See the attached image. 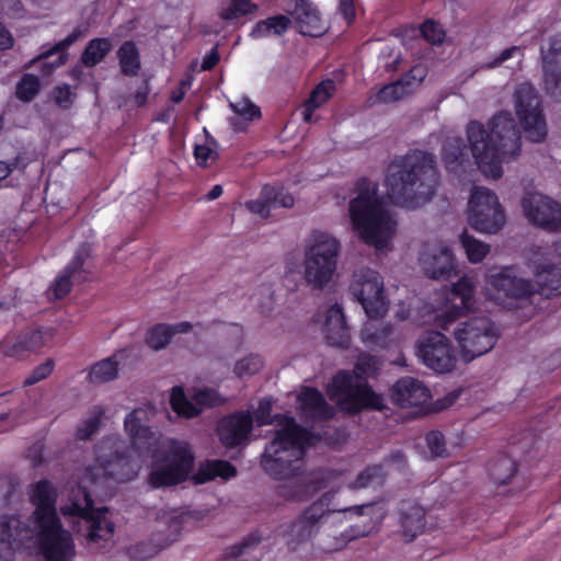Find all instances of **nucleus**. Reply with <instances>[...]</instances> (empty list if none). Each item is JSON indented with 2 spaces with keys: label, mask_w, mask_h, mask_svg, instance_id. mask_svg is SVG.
Listing matches in <instances>:
<instances>
[{
  "label": "nucleus",
  "mask_w": 561,
  "mask_h": 561,
  "mask_svg": "<svg viewBox=\"0 0 561 561\" xmlns=\"http://www.w3.org/2000/svg\"><path fill=\"white\" fill-rule=\"evenodd\" d=\"M347 217L351 231L362 242L379 252L392 249L398 219L376 182L362 179L355 184L347 203Z\"/></svg>",
  "instance_id": "obj_2"
},
{
  "label": "nucleus",
  "mask_w": 561,
  "mask_h": 561,
  "mask_svg": "<svg viewBox=\"0 0 561 561\" xmlns=\"http://www.w3.org/2000/svg\"><path fill=\"white\" fill-rule=\"evenodd\" d=\"M439 184L433 154L413 151L394 159L387 168V195L398 206L414 209L430 202Z\"/></svg>",
  "instance_id": "obj_4"
},
{
  "label": "nucleus",
  "mask_w": 561,
  "mask_h": 561,
  "mask_svg": "<svg viewBox=\"0 0 561 561\" xmlns=\"http://www.w3.org/2000/svg\"><path fill=\"white\" fill-rule=\"evenodd\" d=\"M425 512L422 506L409 503L401 508L400 524L407 540H413L424 529Z\"/></svg>",
  "instance_id": "obj_32"
},
{
  "label": "nucleus",
  "mask_w": 561,
  "mask_h": 561,
  "mask_svg": "<svg viewBox=\"0 0 561 561\" xmlns=\"http://www.w3.org/2000/svg\"><path fill=\"white\" fill-rule=\"evenodd\" d=\"M270 199L272 202L273 209L277 207L290 208L295 204L294 196L284 188L273 187V194L270 196Z\"/></svg>",
  "instance_id": "obj_60"
},
{
  "label": "nucleus",
  "mask_w": 561,
  "mask_h": 561,
  "mask_svg": "<svg viewBox=\"0 0 561 561\" xmlns=\"http://www.w3.org/2000/svg\"><path fill=\"white\" fill-rule=\"evenodd\" d=\"M520 206L529 224L551 231L561 230V205L551 197L528 192L522 197Z\"/></svg>",
  "instance_id": "obj_19"
},
{
  "label": "nucleus",
  "mask_w": 561,
  "mask_h": 561,
  "mask_svg": "<svg viewBox=\"0 0 561 561\" xmlns=\"http://www.w3.org/2000/svg\"><path fill=\"white\" fill-rule=\"evenodd\" d=\"M467 139L478 168L486 176L499 179L503 163L520 152V134L508 112L494 115L484 128L478 122L467 125Z\"/></svg>",
  "instance_id": "obj_5"
},
{
  "label": "nucleus",
  "mask_w": 561,
  "mask_h": 561,
  "mask_svg": "<svg viewBox=\"0 0 561 561\" xmlns=\"http://www.w3.org/2000/svg\"><path fill=\"white\" fill-rule=\"evenodd\" d=\"M323 332L331 345L336 347H346L348 345V328L343 310L339 305H332L327 309L323 320Z\"/></svg>",
  "instance_id": "obj_29"
},
{
  "label": "nucleus",
  "mask_w": 561,
  "mask_h": 561,
  "mask_svg": "<svg viewBox=\"0 0 561 561\" xmlns=\"http://www.w3.org/2000/svg\"><path fill=\"white\" fill-rule=\"evenodd\" d=\"M264 367L263 358L257 354H249L238 359L233 366V374L238 378L253 376Z\"/></svg>",
  "instance_id": "obj_42"
},
{
  "label": "nucleus",
  "mask_w": 561,
  "mask_h": 561,
  "mask_svg": "<svg viewBox=\"0 0 561 561\" xmlns=\"http://www.w3.org/2000/svg\"><path fill=\"white\" fill-rule=\"evenodd\" d=\"M194 455L185 442L168 439L154 450L147 482L152 489L184 482L193 469Z\"/></svg>",
  "instance_id": "obj_9"
},
{
  "label": "nucleus",
  "mask_w": 561,
  "mask_h": 561,
  "mask_svg": "<svg viewBox=\"0 0 561 561\" xmlns=\"http://www.w3.org/2000/svg\"><path fill=\"white\" fill-rule=\"evenodd\" d=\"M383 481L382 470L379 466L368 467L363 470L352 482L353 489H364L380 485Z\"/></svg>",
  "instance_id": "obj_49"
},
{
  "label": "nucleus",
  "mask_w": 561,
  "mask_h": 561,
  "mask_svg": "<svg viewBox=\"0 0 561 561\" xmlns=\"http://www.w3.org/2000/svg\"><path fill=\"white\" fill-rule=\"evenodd\" d=\"M82 36H83V33L80 30H75L65 39L55 44L51 48L41 53V55L37 58L33 59L32 62L43 59V58H47V57L51 56L53 54H56V53L67 49L69 46H71L75 42H77Z\"/></svg>",
  "instance_id": "obj_57"
},
{
  "label": "nucleus",
  "mask_w": 561,
  "mask_h": 561,
  "mask_svg": "<svg viewBox=\"0 0 561 561\" xmlns=\"http://www.w3.org/2000/svg\"><path fill=\"white\" fill-rule=\"evenodd\" d=\"M334 494L328 492L308 506L291 526V534L307 540L320 530L327 536L339 538L333 527L342 523V507L334 503Z\"/></svg>",
  "instance_id": "obj_11"
},
{
  "label": "nucleus",
  "mask_w": 561,
  "mask_h": 561,
  "mask_svg": "<svg viewBox=\"0 0 561 561\" xmlns=\"http://www.w3.org/2000/svg\"><path fill=\"white\" fill-rule=\"evenodd\" d=\"M416 356L437 374L450 373L457 366V355L449 339L438 331L426 332L417 340Z\"/></svg>",
  "instance_id": "obj_16"
},
{
  "label": "nucleus",
  "mask_w": 561,
  "mask_h": 561,
  "mask_svg": "<svg viewBox=\"0 0 561 561\" xmlns=\"http://www.w3.org/2000/svg\"><path fill=\"white\" fill-rule=\"evenodd\" d=\"M483 295L496 302L505 298H520L531 293V284L516 275L512 266H493L484 275Z\"/></svg>",
  "instance_id": "obj_18"
},
{
  "label": "nucleus",
  "mask_w": 561,
  "mask_h": 561,
  "mask_svg": "<svg viewBox=\"0 0 561 561\" xmlns=\"http://www.w3.org/2000/svg\"><path fill=\"white\" fill-rule=\"evenodd\" d=\"M519 51V48L517 46H513L510 48L504 49L499 57H496L494 60L489 62V68H494L500 66L502 62L506 61L507 59L512 58L515 53Z\"/></svg>",
  "instance_id": "obj_63"
},
{
  "label": "nucleus",
  "mask_w": 561,
  "mask_h": 561,
  "mask_svg": "<svg viewBox=\"0 0 561 561\" xmlns=\"http://www.w3.org/2000/svg\"><path fill=\"white\" fill-rule=\"evenodd\" d=\"M421 33L431 44H440L445 37L443 28L433 21H426L421 28Z\"/></svg>",
  "instance_id": "obj_59"
},
{
  "label": "nucleus",
  "mask_w": 561,
  "mask_h": 561,
  "mask_svg": "<svg viewBox=\"0 0 561 561\" xmlns=\"http://www.w3.org/2000/svg\"><path fill=\"white\" fill-rule=\"evenodd\" d=\"M237 474L236 468L225 460H211L201 465L198 471L193 474L196 484H202L216 478L228 480Z\"/></svg>",
  "instance_id": "obj_33"
},
{
  "label": "nucleus",
  "mask_w": 561,
  "mask_h": 561,
  "mask_svg": "<svg viewBox=\"0 0 561 561\" xmlns=\"http://www.w3.org/2000/svg\"><path fill=\"white\" fill-rule=\"evenodd\" d=\"M119 67L126 76H136L140 69V57L133 42H125L117 50Z\"/></svg>",
  "instance_id": "obj_37"
},
{
  "label": "nucleus",
  "mask_w": 561,
  "mask_h": 561,
  "mask_svg": "<svg viewBox=\"0 0 561 561\" xmlns=\"http://www.w3.org/2000/svg\"><path fill=\"white\" fill-rule=\"evenodd\" d=\"M460 244L468 261L472 264L482 262L491 251L489 243L468 234L466 231L460 234Z\"/></svg>",
  "instance_id": "obj_38"
},
{
  "label": "nucleus",
  "mask_w": 561,
  "mask_h": 561,
  "mask_svg": "<svg viewBox=\"0 0 561 561\" xmlns=\"http://www.w3.org/2000/svg\"><path fill=\"white\" fill-rule=\"evenodd\" d=\"M0 352L9 357L23 358L31 351L27 347L26 340L23 334L16 336H7L0 343Z\"/></svg>",
  "instance_id": "obj_45"
},
{
  "label": "nucleus",
  "mask_w": 561,
  "mask_h": 561,
  "mask_svg": "<svg viewBox=\"0 0 561 561\" xmlns=\"http://www.w3.org/2000/svg\"><path fill=\"white\" fill-rule=\"evenodd\" d=\"M426 76V69L421 66L416 65L411 68L410 72L402 78V80L405 81V84L409 89H411V92L419 87L422 81L424 80Z\"/></svg>",
  "instance_id": "obj_61"
},
{
  "label": "nucleus",
  "mask_w": 561,
  "mask_h": 561,
  "mask_svg": "<svg viewBox=\"0 0 561 561\" xmlns=\"http://www.w3.org/2000/svg\"><path fill=\"white\" fill-rule=\"evenodd\" d=\"M514 103L527 139L533 142L545 140L548 133L547 124L534 87L528 83L518 85L514 93Z\"/></svg>",
  "instance_id": "obj_15"
},
{
  "label": "nucleus",
  "mask_w": 561,
  "mask_h": 561,
  "mask_svg": "<svg viewBox=\"0 0 561 561\" xmlns=\"http://www.w3.org/2000/svg\"><path fill=\"white\" fill-rule=\"evenodd\" d=\"M218 61H219V55H218L217 50L214 48L203 59L202 70H210L211 68H214L217 65Z\"/></svg>",
  "instance_id": "obj_64"
},
{
  "label": "nucleus",
  "mask_w": 561,
  "mask_h": 561,
  "mask_svg": "<svg viewBox=\"0 0 561 561\" xmlns=\"http://www.w3.org/2000/svg\"><path fill=\"white\" fill-rule=\"evenodd\" d=\"M253 300L261 313L270 314L275 306V291L271 285H261L253 295Z\"/></svg>",
  "instance_id": "obj_51"
},
{
  "label": "nucleus",
  "mask_w": 561,
  "mask_h": 561,
  "mask_svg": "<svg viewBox=\"0 0 561 561\" xmlns=\"http://www.w3.org/2000/svg\"><path fill=\"white\" fill-rule=\"evenodd\" d=\"M515 471V462L506 456L500 457L490 468L491 478L497 484H505L514 476Z\"/></svg>",
  "instance_id": "obj_44"
},
{
  "label": "nucleus",
  "mask_w": 561,
  "mask_h": 561,
  "mask_svg": "<svg viewBox=\"0 0 561 561\" xmlns=\"http://www.w3.org/2000/svg\"><path fill=\"white\" fill-rule=\"evenodd\" d=\"M272 401L262 399L254 412L257 425L275 424L274 439L265 447L261 465L265 472L276 479H288L298 474L305 448L312 444V435L300 427L291 416L277 415L271 420Z\"/></svg>",
  "instance_id": "obj_3"
},
{
  "label": "nucleus",
  "mask_w": 561,
  "mask_h": 561,
  "mask_svg": "<svg viewBox=\"0 0 561 561\" xmlns=\"http://www.w3.org/2000/svg\"><path fill=\"white\" fill-rule=\"evenodd\" d=\"M103 409L100 407H95L91 414L81 422V424L77 428V436L80 439H89L93 434H95L100 426L103 417Z\"/></svg>",
  "instance_id": "obj_48"
},
{
  "label": "nucleus",
  "mask_w": 561,
  "mask_h": 561,
  "mask_svg": "<svg viewBox=\"0 0 561 561\" xmlns=\"http://www.w3.org/2000/svg\"><path fill=\"white\" fill-rule=\"evenodd\" d=\"M378 362L374 356H358L354 371H340L329 387V396L342 410L356 412L364 408L381 410L383 398L374 392L365 379L376 373Z\"/></svg>",
  "instance_id": "obj_7"
},
{
  "label": "nucleus",
  "mask_w": 561,
  "mask_h": 561,
  "mask_svg": "<svg viewBox=\"0 0 561 561\" xmlns=\"http://www.w3.org/2000/svg\"><path fill=\"white\" fill-rule=\"evenodd\" d=\"M419 261L426 275L432 278L449 277L457 272L455 254L444 241L424 243Z\"/></svg>",
  "instance_id": "obj_20"
},
{
  "label": "nucleus",
  "mask_w": 561,
  "mask_h": 561,
  "mask_svg": "<svg viewBox=\"0 0 561 561\" xmlns=\"http://www.w3.org/2000/svg\"><path fill=\"white\" fill-rule=\"evenodd\" d=\"M23 335L26 340L28 350L31 352H35L48 345L53 341L55 336V330L53 328H41L25 332Z\"/></svg>",
  "instance_id": "obj_47"
},
{
  "label": "nucleus",
  "mask_w": 561,
  "mask_h": 561,
  "mask_svg": "<svg viewBox=\"0 0 561 561\" xmlns=\"http://www.w3.org/2000/svg\"><path fill=\"white\" fill-rule=\"evenodd\" d=\"M257 10V5L250 0H228L220 10V16L224 20L238 19L240 16L252 14Z\"/></svg>",
  "instance_id": "obj_43"
},
{
  "label": "nucleus",
  "mask_w": 561,
  "mask_h": 561,
  "mask_svg": "<svg viewBox=\"0 0 561 561\" xmlns=\"http://www.w3.org/2000/svg\"><path fill=\"white\" fill-rule=\"evenodd\" d=\"M476 279L465 275L450 288L437 295L435 300L436 322L446 329L449 323L465 316L476 307Z\"/></svg>",
  "instance_id": "obj_13"
},
{
  "label": "nucleus",
  "mask_w": 561,
  "mask_h": 561,
  "mask_svg": "<svg viewBox=\"0 0 561 561\" xmlns=\"http://www.w3.org/2000/svg\"><path fill=\"white\" fill-rule=\"evenodd\" d=\"M31 402L5 403L0 400V430H8L25 422L31 415Z\"/></svg>",
  "instance_id": "obj_34"
},
{
  "label": "nucleus",
  "mask_w": 561,
  "mask_h": 561,
  "mask_svg": "<svg viewBox=\"0 0 561 561\" xmlns=\"http://www.w3.org/2000/svg\"><path fill=\"white\" fill-rule=\"evenodd\" d=\"M146 411L136 409L124 421V427L130 438V447L117 436L103 438L94 448V463L89 466L80 477L78 490L70 503L60 507L69 518L72 528L91 542L106 541L114 533V525L107 517L105 508H94L88 489L104 484L108 480L124 482L131 480L138 471L131 454L140 455L159 444V437L144 424Z\"/></svg>",
  "instance_id": "obj_1"
},
{
  "label": "nucleus",
  "mask_w": 561,
  "mask_h": 561,
  "mask_svg": "<svg viewBox=\"0 0 561 561\" xmlns=\"http://www.w3.org/2000/svg\"><path fill=\"white\" fill-rule=\"evenodd\" d=\"M350 293L369 318L379 319L387 313L389 301L385 294L383 279L377 271L369 267L356 270L352 276Z\"/></svg>",
  "instance_id": "obj_14"
},
{
  "label": "nucleus",
  "mask_w": 561,
  "mask_h": 561,
  "mask_svg": "<svg viewBox=\"0 0 561 561\" xmlns=\"http://www.w3.org/2000/svg\"><path fill=\"white\" fill-rule=\"evenodd\" d=\"M252 424L253 417L244 412L222 417L217 428L220 442L227 447H236L247 443Z\"/></svg>",
  "instance_id": "obj_26"
},
{
  "label": "nucleus",
  "mask_w": 561,
  "mask_h": 561,
  "mask_svg": "<svg viewBox=\"0 0 561 561\" xmlns=\"http://www.w3.org/2000/svg\"><path fill=\"white\" fill-rule=\"evenodd\" d=\"M552 251L536 250L528 259L536 282L549 293L561 291V267L551 262Z\"/></svg>",
  "instance_id": "obj_23"
},
{
  "label": "nucleus",
  "mask_w": 561,
  "mask_h": 561,
  "mask_svg": "<svg viewBox=\"0 0 561 561\" xmlns=\"http://www.w3.org/2000/svg\"><path fill=\"white\" fill-rule=\"evenodd\" d=\"M272 194L273 187L265 186L263 187L260 196L256 199L247 202L244 206L249 211L259 216L260 218H267L271 214V210L273 209L272 202L270 199V196H272Z\"/></svg>",
  "instance_id": "obj_46"
},
{
  "label": "nucleus",
  "mask_w": 561,
  "mask_h": 561,
  "mask_svg": "<svg viewBox=\"0 0 561 561\" xmlns=\"http://www.w3.org/2000/svg\"><path fill=\"white\" fill-rule=\"evenodd\" d=\"M118 360L116 356L107 357L95 363L89 373V380L95 383L107 382L117 377Z\"/></svg>",
  "instance_id": "obj_39"
},
{
  "label": "nucleus",
  "mask_w": 561,
  "mask_h": 561,
  "mask_svg": "<svg viewBox=\"0 0 561 561\" xmlns=\"http://www.w3.org/2000/svg\"><path fill=\"white\" fill-rule=\"evenodd\" d=\"M191 330L192 324L188 322L157 324L148 330L145 342L151 350L161 351L169 345L175 334L187 333Z\"/></svg>",
  "instance_id": "obj_30"
},
{
  "label": "nucleus",
  "mask_w": 561,
  "mask_h": 561,
  "mask_svg": "<svg viewBox=\"0 0 561 561\" xmlns=\"http://www.w3.org/2000/svg\"><path fill=\"white\" fill-rule=\"evenodd\" d=\"M27 495L34 506L30 517L31 525L59 518L56 512L57 491L49 481L42 480L31 484Z\"/></svg>",
  "instance_id": "obj_21"
},
{
  "label": "nucleus",
  "mask_w": 561,
  "mask_h": 561,
  "mask_svg": "<svg viewBox=\"0 0 561 561\" xmlns=\"http://www.w3.org/2000/svg\"><path fill=\"white\" fill-rule=\"evenodd\" d=\"M382 515L374 504L356 505L342 508V523H352L350 528L339 533L335 542L328 545L329 550H340L354 539L366 537L377 530Z\"/></svg>",
  "instance_id": "obj_17"
},
{
  "label": "nucleus",
  "mask_w": 561,
  "mask_h": 561,
  "mask_svg": "<svg viewBox=\"0 0 561 561\" xmlns=\"http://www.w3.org/2000/svg\"><path fill=\"white\" fill-rule=\"evenodd\" d=\"M411 93L405 84V81L400 79L399 81L383 87L377 94V100L383 103L396 102L403 99Z\"/></svg>",
  "instance_id": "obj_50"
},
{
  "label": "nucleus",
  "mask_w": 561,
  "mask_h": 561,
  "mask_svg": "<svg viewBox=\"0 0 561 561\" xmlns=\"http://www.w3.org/2000/svg\"><path fill=\"white\" fill-rule=\"evenodd\" d=\"M290 24L291 20L288 16L276 15L257 22L250 35L255 39L279 36L288 30Z\"/></svg>",
  "instance_id": "obj_36"
},
{
  "label": "nucleus",
  "mask_w": 561,
  "mask_h": 561,
  "mask_svg": "<svg viewBox=\"0 0 561 561\" xmlns=\"http://www.w3.org/2000/svg\"><path fill=\"white\" fill-rule=\"evenodd\" d=\"M232 111L240 117L251 121L260 116V110L248 99H238L234 102H230Z\"/></svg>",
  "instance_id": "obj_55"
},
{
  "label": "nucleus",
  "mask_w": 561,
  "mask_h": 561,
  "mask_svg": "<svg viewBox=\"0 0 561 561\" xmlns=\"http://www.w3.org/2000/svg\"><path fill=\"white\" fill-rule=\"evenodd\" d=\"M298 408L308 417H331L333 409L328 405L321 392L313 388H305L297 397Z\"/></svg>",
  "instance_id": "obj_31"
},
{
  "label": "nucleus",
  "mask_w": 561,
  "mask_h": 561,
  "mask_svg": "<svg viewBox=\"0 0 561 561\" xmlns=\"http://www.w3.org/2000/svg\"><path fill=\"white\" fill-rule=\"evenodd\" d=\"M391 398L401 408L417 407L428 401L430 390L420 380L403 377L393 385Z\"/></svg>",
  "instance_id": "obj_28"
},
{
  "label": "nucleus",
  "mask_w": 561,
  "mask_h": 561,
  "mask_svg": "<svg viewBox=\"0 0 561 561\" xmlns=\"http://www.w3.org/2000/svg\"><path fill=\"white\" fill-rule=\"evenodd\" d=\"M194 156L197 164L201 167H208L215 163L218 158L215 140L196 145L194 148Z\"/></svg>",
  "instance_id": "obj_53"
},
{
  "label": "nucleus",
  "mask_w": 561,
  "mask_h": 561,
  "mask_svg": "<svg viewBox=\"0 0 561 561\" xmlns=\"http://www.w3.org/2000/svg\"><path fill=\"white\" fill-rule=\"evenodd\" d=\"M335 88V82L331 79H327L313 89L310 98L304 105L302 118L305 122H311L313 112L322 106L333 95Z\"/></svg>",
  "instance_id": "obj_35"
},
{
  "label": "nucleus",
  "mask_w": 561,
  "mask_h": 561,
  "mask_svg": "<svg viewBox=\"0 0 561 561\" xmlns=\"http://www.w3.org/2000/svg\"><path fill=\"white\" fill-rule=\"evenodd\" d=\"M55 100L62 106L68 107L71 104V90L69 85H61L55 89Z\"/></svg>",
  "instance_id": "obj_62"
},
{
  "label": "nucleus",
  "mask_w": 561,
  "mask_h": 561,
  "mask_svg": "<svg viewBox=\"0 0 561 561\" xmlns=\"http://www.w3.org/2000/svg\"><path fill=\"white\" fill-rule=\"evenodd\" d=\"M426 444L432 455L436 457L447 456L445 438L439 432H430L426 435Z\"/></svg>",
  "instance_id": "obj_58"
},
{
  "label": "nucleus",
  "mask_w": 561,
  "mask_h": 561,
  "mask_svg": "<svg viewBox=\"0 0 561 561\" xmlns=\"http://www.w3.org/2000/svg\"><path fill=\"white\" fill-rule=\"evenodd\" d=\"M342 243L333 233L313 230L304 245L301 278L311 289L322 290L331 286L337 275Z\"/></svg>",
  "instance_id": "obj_8"
},
{
  "label": "nucleus",
  "mask_w": 561,
  "mask_h": 561,
  "mask_svg": "<svg viewBox=\"0 0 561 561\" xmlns=\"http://www.w3.org/2000/svg\"><path fill=\"white\" fill-rule=\"evenodd\" d=\"M453 336L461 359L469 363L489 353L495 346L499 333L488 317L479 316L458 321Z\"/></svg>",
  "instance_id": "obj_10"
},
{
  "label": "nucleus",
  "mask_w": 561,
  "mask_h": 561,
  "mask_svg": "<svg viewBox=\"0 0 561 561\" xmlns=\"http://www.w3.org/2000/svg\"><path fill=\"white\" fill-rule=\"evenodd\" d=\"M159 524L168 526L165 539L161 543L162 547L168 546L169 543L176 539L181 531V518L174 513L165 514L160 517Z\"/></svg>",
  "instance_id": "obj_54"
},
{
  "label": "nucleus",
  "mask_w": 561,
  "mask_h": 561,
  "mask_svg": "<svg viewBox=\"0 0 561 561\" xmlns=\"http://www.w3.org/2000/svg\"><path fill=\"white\" fill-rule=\"evenodd\" d=\"M55 363L53 359H46L43 364L35 367L25 378L24 385L32 386L46 379L54 370Z\"/></svg>",
  "instance_id": "obj_56"
},
{
  "label": "nucleus",
  "mask_w": 561,
  "mask_h": 561,
  "mask_svg": "<svg viewBox=\"0 0 561 561\" xmlns=\"http://www.w3.org/2000/svg\"><path fill=\"white\" fill-rule=\"evenodd\" d=\"M112 47L113 44L108 38H94L85 47L81 60L85 66H95L104 59Z\"/></svg>",
  "instance_id": "obj_40"
},
{
  "label": "nucleus",
  "mask_w": 561,
  "mask_h": 561,
  "mask_svg": "<svg viewBox=\"0 0 561 561\" xmlns=\"http://www.w3.org/2000/svg\"><path fill=\"white\" fill-rule=\"evenodd\" d=\"M561 34L550 38L547 46L541 47L543 62V88L553 98H561Z\"/></svg>",
  "instance_id": "obj_22"
},
{
  "label": "nucleus",
  "mask_w": 561,
  "mask_h": 561,
  "mask_svg": "<svg viewBox=\"0 0 561 561\" xmlns=\"http://www.w3.org/2000/svg\"><path fill=\"white\" fill-rule=\"evenodd\" d=\"M442 159L449 171H457L463 160L461 139L448 137L443 146Z\"/></svg>",
  "instance_id": "obj_41"
},
{
  "label": "nucleus",
  "mask_w": 561,
  "mask_h": 561,
  "mask_svg": "<svg viewBox=\"0 0 561 561\" xmlns=\"http://www.w3.org/2000/svg\"><path fill=\"white\" fill-rule=\"evenodd\" d=\"M194 400L195 404L187 400L182 388L174 387L172 389L170 397L172 410L186 419L197 416L202 412L203 408H209L221 403L218 392L213 389L197 391L194 396Z\"/></svg>",
  "instance_id": "obj_24"
},
{
  "label": "nucleus",
  "mask_w": 561,
  "mask_h": 561,
  "mask_svg": "<svg viewBox=\"0 0 561 561\" xmlns=\"http://www.w3.org/2000/svg\"><path fill=\"white\" fill-rule=\"evenodd\" d=\"M90 255V248L88 244H83L76 253L71 263L55 278L54 283L48 289V295L57 299L67 296L73 284V280H84L82 276V266L84 260Z\"/></svg>",
  "instance_id": "obj_27"
},
{
  "label": "nucleus",
  "mask_w": 561,
  "mask_h": 561,
  "mask_svg": "<svg viewBox=\"0 0 561 561\" xmlns=\"http://www.w3.org/2000/svg\"><path fill=\"white\" fill-rule=\"evenodd\" d=\"M0 530L12 550L35 547L46 561H72L76 557L72 536L60 518L26 525L18 516L5 515L0 518Z\"/></svg>",
  "instance_id": "obj_6"
},
{
  "label": "nucleus",
  "mask_w": 561,
  "mask_h": 561,
  "mask_svg": "<svg viewBox=\"0 0 561 561\" xmlns=\"http://www.w3.org/2000/svg\"><path fill=\"white\" fill-rule=\"evenodd\" d=\"M468 221L471 228L484 234H495L506 222L497 195L484 186L472 188L468 202Z\"/></svg>",
  "instance_id": "obj_12"
},
{
  "label": "nucleus",
  "mask_w": 561,
  "mask_h": 561,
  "mask_svg": "<svg viewBox=\"0 0 561 561\" xmlns=\"http://www.w3.org/2000/svg\"><path fill=\"white\" fill-rule=\"evenodd\" d=\"M39 91V80L34 75H24L16 85L18 99L28 102L35 98Z\"/></svg>",
  "instance_id": "obj_52"
},
{
  "label": "nucleus",
  "mask_w": 561,
  "mask_h": 561,
  "mask_svg": "<svg viewBox=\"0 0 561 561\" xmlns=\"http://www.w3.org/2000/svg\"><path fill=\"white\" fill-rule=\"evenodd\" d=\"M288 13L304 35L319 36L327 26L317 7L308 0H288Z\"/></svg>",
  "instance_id": "obj_25"
}]
</instances>
